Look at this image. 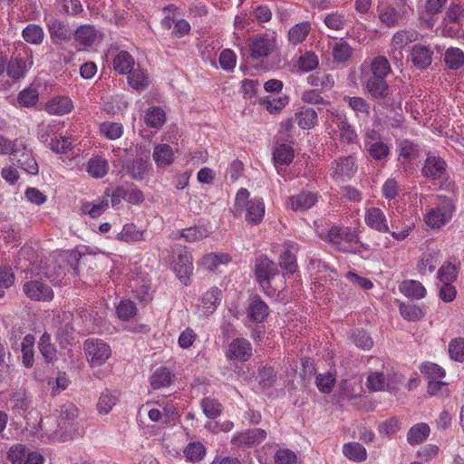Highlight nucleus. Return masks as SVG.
<instances>
[{
    "label": "nucleus",
    "mask_w": 464,
    "mask_h": 464,
    "mask_svg": "<svg viewBox=\"0 0 464 464\" xmlns=\"http://www.w3.org/2000/svg\"><path fill=\"white\" fill-rule=\"evenodd\" d=\"M301 100L306 103L323 105L328 112L334 109L332 103L325 101L316 90H306L303 92Z\"/></svg>",
    "instance_id": "57"
},
{
    "label": "nucleus",
    "mask_w": 464,
    "mask_h": 464,
    "mask_svg": "<svg viewBox=\"0 0 464 464\" xmlns=\"http://www.w3.org/2000/svg\"><path fill=\"white\" fill-rule=\"evenodd\" d=\"M399 158L411 161L419 157V146L409 140H402L397 144Z\"/></svg>",
    "instance_id": "48"
},
{
    "label": "nucleus",
    "mask_w": 464,
    "mask_h": 464,
    "mask_svg": "<svg viewBox=\"0 0 464 464\" xmlns=\"http://www.w3.org/2000/svg\"><path fill=\"white\" fill-rule=\"evenodd\" d=\"M120 241L135 243L144 239V231L139 229L133 223L125 224L120 233L116 236Z\"/></svg>",
    "instance_id": "45"
},
{
    "label": "nucleus",
    "mask_w": 464,
    "mask_h": 464,
    "mask_svg": "<svg viewBox=\"0 0 464 464\" xmlns=\"http://www.w3.org/2000/svg\"><path fill=\"white\" fill-rule=\"evenodd\" d=\"M19 145L16 146V151L11 154L13 160H16L17 166L27 174H38L39 167L33 156L32 150H28L27 146L20 140Z\"/></svg>",
    "instance_id": "13"
},
{
    "label": "nucleus",
    "mask_w": 464,
    "mask_h": 464,
    "mask_svg": "<svg viewBox=\"0 0 464 464\" xmlns=\"http://www.w3.org/2000/svg\"><path fill=\"white\" fill-rule=\"evenodd\" d=\"M366 91L373 99H384L389 93V86L382 77L369 76L365 84Z\"/></svg>",
    "instance_id": "32"
},
{
    "label": "nucleus",
    "mask_w": 464,
    "mask_h": 464,
    "mask_svg": "<svg viewBox=\"0 0 464 464\" xmlns=\"http://www.w3.org/2000/svg\"><path fill=\"white\" fill-rule=\"evenodd\" d=\"M23 291L28 298L39 302H49L53 298V289L39 280H31L23 285Z\"/></svg>",
    "instance_id": "17"
},
{
    "label": "nucleus",
    "mask_w": 464,
    "mask_h": 464,
    "mask_svg": "<svg viewBox=\"0 0 464 464\" xmlns=\"http://www.w3.org/2000/svg\"><path fill=\"white\" fill-rule=\"evenodd\" d=\"M78 408L70 401L60 406L57 425L61 430L66 431L72 427L78 417Z\"/></svg>",
    "instance_id": "30"
},
{
    "label": "nucleus",
    "mask_w": 464,
    "mask_h": 464,
    "mask_svg": "<svg viewBox=\"0 0 464 464\" xmlns=\"http://www.w3.org/2000/svg\"><path fill=\"white\" fill-rule=\"evenodd\" d=\"M246 48L248 56L253 61H261L270 56L277 48V39L275 34L262 33L247 39Z\"/></svg>",
    "instance_id": "5"
},
{
    "label": "nucleus",
    "mask_w": 464,
    "mask_h": 464,
    "mask_svg": "<svg viewBox=\"0 0 464 464\" xmlns=\"http://www.w3.org/2000/svg\"><path fill=\"white\" fill-rule=\"evenodd\" d=\"M118 401V396L115 392H111L109 391L102 392L99 398L97 403V409L102 414H108L113 406Z\"/></svg>",
    "instance_id": "59"
},
{
    "label": "nucleus",
    "mask_w": 464,
    "mask_h": 464,
    "mask_svg": "<svg viewBox=\"0 0 464 464\" xmlns=\"http://www.w3.org/2000/svg\"><path fill=\"white\" fill-rule=\"evenodd\" d=\"M446 65L452 70H458L464 64V53L459 48L450 47L444 55Z\"/></svg>",
    "instance_id": "53"
},
{
    "label": "nucleus",
    "mask_w": 464,
    "mask_h": 464,
    "mask_svg": "<svg viewBox=\"0 0 464 464\" xmlns=\"http://www.w3.org/2000/svg\"><path fill=\"white\" fill-rule=\"evenodd\" d=\"M364 222L367 227L380 233L390 232L386 215L380 208L371 207L366 208Z\"/></svg>",
    "instance_id": "23"
},
{
    "label": "nucleus",
    "mask_w": 464,
    "mask_h": 464,
    "mask_svg": "<svg viewBox=\"0 0 464 464\" xmlns=\"http://www.w3.org/2000/svg\"><path fill=\"white\" fill-rule=\"evenodd\" d=\"M170 267L185 285H189L193 274V257L187 246H176L173 248Z\"/></svg>",
    "instance_id": "6"
},
{
    "label": "nucleus",
    "mask_w": 464,
    "mask_h": 464,
    "mask_svg": "<svg viewBox=\"0 0 464 464\" xmlns=\"http://www.w3.org/2000/svg\"><path fill=\"white\" fill-rule=\"evenodd\" d=\"M278 274V268L275 262L266 256H260L256 260L255 275L258 284L266 289L270 285V280Z\"/></svg>",
    "instance_id": "12"
},
{
    "label": "nucleus",
    "mask_w": 464,
    "mask_h": 464,
    "mask_svg": "<svg viewBox=\"0 0 464 464\" xmlns=\"http://www.w3.org/2000/svg\"><path fill=\"white\" fill-rule=\"evenodd\" d=\"M22 35L25 42L39 45L44 42V32L42 26L35 24H29L24 28Z\"/></svg>",
    "instance_id": "46"
},
{
    "label": "nucleus",
    "mask_w": 464,
    "mask_h": 464,
    "mask_svg": "<svg viewBox=\"0 0 464 464\" xmlns=\"http://www.w3.org/2000/svg\"><path fill=\"white\" fill-rule=\"evenodd\" d=\"M144 121L150 128H160L166 121L165 111L159 106H152L147 110Z\"/></svg>",
    "instance_id": "47"
},
{
    "label": "nucleus",
    "mask_w": 464,
    "mask_h": 464,
    "mask_svg": "<svg viewBox=\"0 0 464 464\" xmlns=\"http://www.w3.org/2000/svg\"><path fill=\"white\" fill-rule=\"evenodd\" d=\"M406 14L407 9L403 5H381L378 6L380 21L389 27L398 24L399 21L403 19Z\"/></svg>",
    "instance_id": "18"
},
{
    "label": "nucleus",
    "mask_w": 464,
    "mask_h": 464,
    "mask_svg": "<svg viewBox=\"0 0 464 464\" xmlns=\"http://www.w3.org/2000/svg\"><path fill=\"white\" fill-rule=\"evenodd\" d=\"M39 350L47 362H51L56 359V349L51 343V336L44 333L39 342Z\"/></svg>",
    "instance_id": "56"
},
{
    "label": "nucleus",
    "mask_w": 464,
    "mask_h": 464,
    "mask_svg": "<svg viewBox=\"0 0 464 464\" xmlns=\"http://www.w3.org/2000/svg\"><path fill=\"white\" fill-rule=\"evenodd\" d=\"M231 261V257L227 254H207L203 256L201 265L202 266L209 271L215 270L221 264H227Z\"/></svg>",
    "instance_id": "54"
},
{
    "label": "nucleus",
    "mask_w": 464,
    "mask_h": 464,
    "mask_svg": "<svg viewBox=\"0 0 464 464\" xmlns=\"http://www.w3.org/2000/svg\"><path fill=\"white\" fill-rule=\"evenodd\" d=\"M421 38V34L415 29H401L397 31L392 37L390 49L392 58L401 59L402 51L411 43H415Z\"/></svg>",
    "instance_id": "8"
},
{
    "label": "nucleus",
    "mask_w": 464,
    "mask_h": 464,
    "mask_svg": "<svg viewBox=\"0 0 464 464\" xmlns=\"http://www.w3.org/2000/svg\"><path fill=\"white\" fill-rule=\"evenodd\" d=\"M113 69L120 74H127L135 66L134 57L127 51H120L113 57Z\"/></svg>",
    "instance_id": "34"
},
{
    "label": "nucleus",
    "mask_w": 464,
    "mask_h": 464,
    "mask_svg": "<svg viewBox=\"0 0 464 464\" xmlns=\"http://www.w3.org/2000/svg\"><path fill=\"white\" fill-rule=\"evenodd\" d=\"M177 152L169 144L160 143L154 147L152 158L158 168H167L175 161Z\"/></svg>",
    "instance_id": "25"
},
{
    "label": "nucleus",
    "mask_w": 464,
    "mask_h": 464,
    "mask_svg": "<svg viewBox=\"0 0 464 464\" xmlns=\"http://www.w3.org/2000/svg\"><path fill=\"white\" fill-rule=\"evenodd\" d=\"M268 316V306L260 298L254 299L248 305L247 317L253 323H263Z\"/></svg>",
    "instance_id": "37"
},
{
    "label": "nucleus",
    "mask_w": 464,
    "mask_h": 464,
    "mask_svg": "<svg viewBox=\"0 0 464 464\" xmlns=\"http://www.w3.org/2000/svg\"><path fill=\"white\" fill-rule=\"evenodd\" d=\"M274 161L280 165H289L294 159V150L288 144H281L273 153Z\"/></svg>",
    "instance_id": "55"
},
{
    "label": "nucleus",
    "mask_w": 464,
    "mask_h": 464,
    "mask_svg": "<svg viewBox=\"0 0 464 464\" xmlns=\"http://www.w3.org/2000/svg\"><path fill=\"white\" fill-rule=\"evenodd\" d=\"M266 438V431L263 429H252L235 434L232 444L237 447H253L261 443Z\"/></svg>",
    "instance_id": "22"
},
{
    "label": "nucleus",
    "mask_w": 464,
    "mask_h": 464,
    "mask_svg": "<svg viewBox=\"0 0 464 464\" xmlns=\"http://www.w3.org/2000/svg\"><path fill=\"white\" fill-rule=\"evenodd\" d=\"M252 344L245 338H236L229 343L225 353L226 358L229 361L245 362L252 356Z\"/></svg>",
    "instance_id": "14"
},
{
    "label": "nucleus",
    "mask_w": 464,
    "mask_h": 464,
    "mask_svg": "<svg viewBox=\"0 0 464 464\" xmlns=\"http://www.w3.org/2000/svg\"><path fill=\"white\" fill-rule=\"evenodd\" d=\"M108 194L103 197L98 198L92 201H82L81 211L84 215H88L92 218H99L109 208Z\"/></svg>",
    "instance_id": "28"
},
{
    "label": "nucleus",
    "mask_w": 464,
    "mask_h": 464,
    "mask_svg": "<svg viewBox=\"0 0 464 464\" xmlns=\"http://www.w3.org/2000/svg\"><path fill=\"white\" fill-rule=\"evenodd\" d=\"M355 235L349 227H341L337 226L332 227L327 233L326 238L329 243L339 246L343 241L353 242Z\"/></svg>",
    "instance_id": "39"
},
{
    "label": "nucleus",
    "mask_w": 464,
    "mask_h": 464,
    "mask_svg": "<svg viewBox=\"0 0 464 464\" xmlns=\"http://www.w3.org/2000/svg\"><path fill=\"white\" fill-rule=\"evenodd\" d=\"M174 374L167 367H160L151 374L150 378L151 387L156 390L169 386L173 382Z\"/></svg>",
    "instance_id": "40"
},
{
    "label": "nucleus",
    "mask_w": 464,
    "mask_h": 464,
    "mask_svg": "<svg viewBox=\"0 0 464 464\" xmlns=\"http://www.w3.org/2000/svg\"><path fill=\"white\" fill-rule=\"evenodd\" d=\"M102 36L103 34L92 24L80 25L74 33L76 42L85 47L92 46L98 37Z\"/></svg>",
    "instance_id": "29"
},
{
    "label": "nucleus",
    "mask_w": 464,
    "mask_h": 464,
    "mask_svg": "<svg viewBox=\"0 0 464 464\" xmlns=\"http://www.w3.org/2000/svg\"><path fill=\"white\" fill-rule=\"evenodd\" d=\"M249 195L250 193L246 188H241L238 189L235 198V208L239 212L245 208L246 221L251 225H258L265 216V203L261 198L248 199Z\"/></svg>",
    "instance_id": "4"
},
{
    "label": "nucleus",
    "mask_w": 464,
    "mask_h": 464,
    "mask_svg": "<svg viewBox=\"0 0 464 464\" xmlns=\"http://www.w3.org/2000/svg\"><path fill=\"white\" fill-rule=\"evenodd\" d=\"M126 169L132 179L141 180L148 171V165L142 159H135L127 165Z\"/></svg>",
    "instance_id": "58"
},
{
    "label": "nucleus",
    "mask_w": 464,
    "mask_h": 464,
    "mask_svg": "<svg viewBox=\"0 0 464 464\" xmlns=\"http://www.w3.org/2000/svg\"><path fill=\"white\" fill-rule=\"evenodd\" d=\"M357 172L356 160L353 156H343L331 164V177L335 181H348Z\"/></svg>",
    "instance_id": "9"
},
{
    "label": "nucleus",
    "mask_w": 464,
    "mask_h": 464,
    "mask_svg": "<svg viewBox=\"0 0 464 464\" xmlns=\"http://www.w3.org/2000/svg\"><path fill=\"white\" fill-rule=\"evenodd\" d=\"M35 338L33 334H28L24 336L21 343V351L23 353V363L26 368H30L34 364V347Z\"/></svg>",
    "instance_id": "50"
},
{
    "label": "nucleus",
    "mask_w": 464,
    "mask_h": 464,
    "mask_svg": "<svg viewBox=\"0 0 464 464\" xmlns=\"http://www.w3.org/2000/svg\"><path fill=\"white\" fill-rule=\"evenodd\" d=\"M122 200L132 205H137L144 200V195L140 189L131 184L118 186L111 194V206L115 208L120 205Z\"/></svg>",
    "instance_id": "10"
},
{
    "label": "nucleus",
    "mask_w": 464,
    "mask_h": 464,
    "mask_svg": "<svg viewBox=\"0 0 464 464\" xmlns=\"http://www.w3.org/2000/svg\"><path fill=\"white\" fill-rule=\"evenodd\" d=\"M60 122L52 121L39 125L37 137L41 142L47 145L55 153H67L72 147V140L60 133Z\"/></svg>",
    "instance_id": "3"
},
{
    "label": "nucleus",
    "mask_w": 464,
    "mask_h": 464,
    "mask_svg": "<svg viewBox=\"0 0 464 464\" xmlns=\"http://www.w3.org/2000/svg\"><path fill=\"white\" fill-rule=\"evenodd\" d=\"M447 171V163L440 156L428 153L421 168V174L426 179L437 180L441 179Z\"/></svg>",
    "instance_id": "15"
},
{
    "label": "nucleus",
    "mask_w": 464,
    "mask_h": 464,
    "mask_svg": "<svg viewBox=\"0 0 464 464\" xmlns=\"http://www.w3.org/2000/svg\"><path fill=\"white\" fill-rule=\"evenodd\" d=\"M458 268L450 261L444 262L438 271L437 277L441 283H452L457 279Z\"/></svg>",
    "instance_id": "62"
},
{
    "label": "nucleus",
    "mask_w": 464,
    "mask_h": 464,
    "mask_svg": "<svg viewBox=\"0 0 464 464\" xmlns=\"http://www.w3.org/2000/svg\"><path fill=\"white\" fill-rule=\"evenodd\" d=\"M399 289L405 296L417 300L424 298L427 294L423 285L416 280L403 281L400 285Z\"/></svg>",
    "instance_id": "38"
},
{
    "label": "nucleus",
    "mask_w": 464,
    "mask_h": 464,
    "mask_svg": "<svg viewBox=\"0 0 464 464\" xmlns=\"http://www.w3.org/2000/svg\"><path fill=\"white\" fill-rule=\"evenodd\" d=\"M440 251L437 249H428L423 252L420 259L418 262V269L421 274H425L426 271L432 273L439 262Z\"/></svg>",
    "instance_id": "41"
},
{
    "label": "nucleus",
    "mask_w": 464,
    "mask_h": 464,
    "mask_svg": "<svg viewBox=\"0 0 464 464\" xmlns=\"http://www.w3.org/2000/svg\"><path fill=\"white\" fill-rule=\"evenodd\" d=\"M343 453L348 459L353 462H362L367 459V450L359 442L344 443Z\"/></svg>",
    "instance_id": "43"
},
{
    "label": "nucleus",
    "mask_w": 464,
    "mask_h": 464,
    "mask_svg": "<svg viewBox=\"0 0 464 464\" xmlns=\"http://www.w3.org/2000/svg\"><path fill=\"white\" fill-rule=\"evenodd\" d=\"M128 74V83L136 91H143L150 84V76L147 70L138 66L133 68Z\"/></svg>",
    "instance_id": "35"
},
{
    "label": "nucleus",
    "mask_w": 464,
    "mask_h": 464,
    "mask_svg": "<svg viewBox=\"0 0 464 464\" xmlns=\"http://www.w3.org/2000/svg\"><path fill=\"white\" fill-rule=\"evenodd\" d=\"M430 432L427 423L420 422L413 425L407 433V442L411 445H418L425 441Z\"/></svg>",
    "instance_id": "42"
},
{
    "label": "nucleus",
    "mask_w": 464,
    "mask_h": 464,
    "mask_svg": "<svg viewBox=\"0 0 464 464\" xmlns=\"http://www.w3.org/2000/svg\"><path fill=\"white\" fill-rule=\"evenodd\" d=\"M28 451L26 446L17 443L9 449L7 458L12 464H24Z\"/></svg>",
    "instance_id": "64"
},
{
    "label": "nucleus",
    "mask_w": 464,
    "mask_h": 464,
    "mask_svg": "<svg viewBox=\"0 0 464 464\" xmlns=\"http://www.w3.org/2000/svg\"><path fill=\"white\" fill-rule=\"evenodd\" d=\"M365 150L371 158L377 161H386L389 158L391 148L390 145L381 140L369 144V147L365 148Z\"/></svg>",
    "instance_id": "51"
},
{
    "label": "nucleus",
    "mask_w": 464,
    "mask_h": 464,
    "mask_svg": "<svg viewBox=\"0 0 464 464\" xmlns=\"http://www.w3.org/2000/svg\"><path fill=\"white\" fill-rule=\"evenodd\" d=\"M295 121L301 129L310 130L317 124V112L313 108L301 107L295 114Z\"/></svg>",
    "instance_id": "33"
},
{
    "label": "nucleus",
    "mask_w": 464,
    "mask_h": 464,
    "mask_svg": "<svg viewBox=\"0 0 464 464\" xmlns=\"http://www.w3.org/2000/svg\"><path fill=\"white\" fill-rule=\"evenodd\" d=\"M210 232L205 227H190L182 229L180 236L188 242H196L204 239L209 236Z\"/></svg>",
    "instance_id": "60"
},
{
    "label": "nucleus",
    "mask_w": 464,
    "mask_h": 464,
    "mask_svg": "<svg viewBox=\"0 0 464 464\" xmlns=\"http://www.w3.org/2000/svg\"><path fill=\"white\" fill-rule=\"evenodd\" d=\"M33 65L32 52L18 53L7 62L6 73L14 80L24 78Z\"/></svg>",
    "instance_id": "11"
},
{
    "label": "nucleus",
    "mask_w": 464,
    "mask_h": 464,
    "mask_svg": "<svg viewBox=\"0 0 464 464\" xmlns=\"http://www.w3.org/2000/svg\"><path fill=\"white\" fill-rule=\"evenodd\" d=\"M433 51L424 44H415L410 52V60L417 69H426L432 63Z\"/></svg>",
    "instance_id": "24"
},
{
    "label": "nucleus",
    "mask_w": 464,
    "mask_h": 464,
    "mask_svg": "<svg viewBox=\"0 0 464 464\" xmlns=\"http://www.w3.org/2000/svg\"><path fill=\"white\" fill-rule=\"evenodd\" d=\"M326 121V132L334 140L341 143L353 144L357 142L358 135L354 127L348 122L343 112L332 109Z\"/></svg>",
    "instance_id": "2"
},
{
    "label": "nucleus",
    "mask_w": 464,
    "mask_h": 464,
    "mask_svg": "<svg viewBox=\"0 0 464 464\" xmlns=\"http://www.w3.org/2000/svg\"><path fill=\"white\" fill-rule=\"evenodd\" d=\"M101 135L110 140L120 139L123 134V126L120 122L105 121L100 124Z\"/></svg>",
    "instance_id": "49"
},
{
    "label": "nucleus",
    "mask_w": 464,
    "mask_h": 464,
    "mask_svg": "<svg viewBox=\"0 0 464 464\" xmlns=\"http://www.w3.org/2000/svg\"><path fill=\"white\" fill-rule=\"evenodd\" d=\"M311 30V24L307 21L298 23L288 31V42L293 45L302 44Z\"/></svg>",
    "instance_id": "44"
},
{
    "label": "nucleus",
    "mask_w": 464,
    "mask_h": 464,
    "mask_svg": "<svg viewBox=\"0 0 464 464\" xmlns=\"http://www.w3.org/2000/svg\"><path fill=\"white\" fill-rule=\"evenodd\" d=\"M450 357L458 362H464V338L452 339L449 343Z\"/></svg>",
    "instance_id": "63"
},
{
    "label": "nucleus",
    "mask_w": 464,
    "mask_h": 464,
    "mask_svg": "<svg viewBox=\"0 0 464 464\" xmlns=\"http://www.w3.org/2000/svg\"><path fill=\"white\" fill-rule=\"evenodd\" d=\"M298 244L287 240L284 243V252L280 255L279 265L286 274H294L297 269V261L295 254L298 252Z\"/></svg>",
    "instance_id": "21"
},
{
    "label": "nucleus",
    "mask_w": 464,
    "mask_h": 464,
    "mask_svg": "<svg viewBox=\"0 0 464 464\" xmlns=\"http://www.w3.org/2000/svg\"><path fill=\"white\" fill-rule=\"evenodd\" d=\"M318 201V196L312 191H301L300 193L288 197L285 206L295 212H304L313 208Z\"/></svg>",
    "instance_id": "19"
},
{
    "label": "nucleus",
    "mask_w": 464,
    "mask_h": 464,
    "mask_svg": "<svg viewBox=\"0 0 464 464\" xmlns=\"http://www.w3.org/2000/svg\"><path fill=\"white\" fill-rule=\"evenodd\" d=\"M222 299V292L218 287H211L201 297V307L206 315L213 314Z\"/></svg>",
    "instance_id": "31"
},
{
    "label": "nucleus",
    "mask_w": 464,
    "mask_h": 464,
    "mask_svg": "<svg viewBox=\"0 0 464 464\" xmlns=\"http://www.w3.org/2000/svg\"><path fill=\"white\" fill-rule=\"evenodd\" d=\"M74 108L72 99L65 95H59L47 101L44 110L50 115H64L70 113Z\"/></svg>",
    "instance_id": "26"
},
{
    "label": "nucleus",
    "mask_w": 464,
    "mask_h": 464,
    "mask_svg": "<svg viewBox=\"0 0 464 464\" xmlns=\"http://www.w3.org/2000/svg\"><path fill=\"white\" fill-rule=\"evenodd\" d=\"M109 169L108 160L101 155L92 156L84 164V169L88 175L96 179L104 178L108 174Z\"/></svg>",
    "instance_id": "27"
},
{
    "label": "nucleus",
    "mask_w": 464,
    "mask_h": 464,
    "mask_svg": "<svg viewBox=\"0 0 464 464\" xmlns=\"http://www.w3.org/2000/svg\"><path fill=\"white\" fill-rule=\"evenodd\" d=\"M56 341L63 347L72 345L76 338V331L73 326V318L72 314H63L59 320L55 333Z\"/></svg>",
    "instance_id": "16"
},
{
    "label": "nucleus",
    "mask_w": 464,
    "mask_h": 464,
    "mask_svg": "<svg viewBox=\"0 0 464 464\" xmlns=\"http://www.w3.org/2000/svg\"><path fill=\"white\" fill-rule=\"evenodd\" d=\"M343 101L347 102L349 108L354 112L357 118L367 119L370 116V103L359 96H344Z\"/></svg>",
    "instance_id": "36"
},
{
    "label": "nucleus",
    "mask_w": 464,
    "mask_h": 464,
    "mask_svg": "<svg viewBox=\"0 0 464 464\" xmlns=\"http://www.w3.org/2000/svg\"><path fill=\"white\" fill-rule=\"evenodd\" d=\"M352 47L344 41L335 43L332 51L334 60L337 63H345L348 61L352 55Z\"/></svg>",
    "instance_id": "61"
},
{
    "label": "nucleus",
    "mask_w": 464,
    "mask_h": 464,
    "mask_svg": "<svg viewBox=\"0 0 464 464\" xmlns=\"http://www.w3.org/2000/svg\"><path fill=\"white\" fill-rule=\"evenodd\" d=\"M391 72L392 68L386 57L379 55L372 61L370 76L386 78Z\"/></svg>",
    "instance_id": "52"
},
{
    "label": "nucleus",
    "mask_w": 464,
    "mask_h": 464,
    "mask_svg": "<svg viewBox=\"0 0 464 464\" xmlns=\"http://www.w3.org/2000/svg\"><path fill=\"white\" fill-rule=\"evenodd\" d=\"M46 25L51 40L54 44H62L68 42L72 35V31L69 25L53 16L46 19Z\"/></svg>",
    "instance_id": "20"
},
{
    "label": "nucleus",
    "mask_w": 464,
    "mask_h": 464,
    "mask_svg": "<svg viewBox=\"0 0 464 464\" xmlns=\"http://www.w3.org/2000/svg\"><path fill=\"white\" fill-rule=\"evenodd\" d=\"M433 206L423 214L424 224L432 230H439L450 222L456 211L455 200L446 195H433Z\"/></svg>",
    "instance_id": "1"
},
{
    "label": "nucleus",
    "mask_w": 464,
    "mask_h": 464,
    "mask_svg": "<svg viewBox=\"0 0 464 464\" xmlns=\"http://www.w3.org/2000/svg\"><path fill=\"white\" fill-rule=\"evenodd\" d=\"M83 351L92 367L104 364L111 356V346L99 338H89L83 343Z\"/></svg>",
    "instance_id": "7"
}]
</instances>
